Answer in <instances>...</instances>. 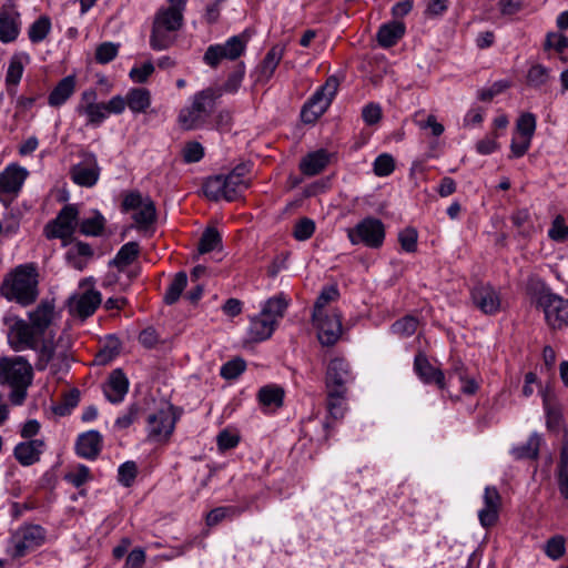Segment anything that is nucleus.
<instances>
[{
    "label": "nucleus",
    "instance_id": "13",
    "mask_svg": "<svg viewBox=\"0 0 568 568\" xmlns=\"http://www.w3.org/2000/svg\"><path fill=\"white\" fill-rule=\"evenodd\" d=\"M27 176L28 171L18 164H10L0 173V201L6 206L19 194Z\"/></svg>",
    "mask_w": 568,
    "mask_h": 568
},
{
    "label": "nucleus",
    "instance_id": "56",
    "mask_svg": "<svg viewBox=\"0 0 568 568\" xmlns=\"http://www.w3.org/2000/svg\"><path fill=\"white\" fill-rule=\"evenodd\" d=\"M245 67L243 63L236 65V68L230 73L227 80L223 84V88H220L223 92L235 93L244 79Z\"/></svg>",
    "mask_w": 568,
    "mask_h": 568
},
{
    "label": "nucleus",
    "instance_id": "55",
    "mask_svg": "<svg viewBox=\"0 0 568 568\" xmlns=\"http://www.w3.org/2000/svg\"><path fill=\"white\" fill-rule=\"evenodd\" d=\"M565 551L566 540L561 535H556L551 537L550 539L547 540L545 545L546 555L554 560L561 558Z\"/></svg>",
    "mask_w": 568,
    "mask_h": 568
},
{
    "label": "nucleus",
    "instance_id": "39",
    "mask_svg": "<svg viewBox=\"0 0 568 568\" xmlns=\"http://www.w3.org/2000/svg\"><path fill=\"white\" fill-rule=\"evenodd\" d=\"M287 305V301L282 295H278L267 300L261 312L263 316L274 320V323L277 325L278 321L284 316Z\"/></svg>",
    "mask_w": 568,
    "mask_h": 568
},
{
    "label": "nucleus",
    "instance_id": "4",
    "mask_svg": "<svg viewBox=\"0 0 568 568\" xmlns=\"http://www.w3.org/2000/svg\"><path fill=\"white\" fill-rule=\"evenodd\" d=\"M183 14L175 9H161L156 12L150 37L153 50L170 48L175 40V32L182 27Z\"/></svg>",
    "mask_w": 568,
    "mask_h": 568
},
{
    "label": "nucleus",
    "instance_id": "53",
    "mask_svg": "<svg viewBox=\"0 0 568 568\" xmlns=\"http://www.w3.org/2000/svg\"><path fill=\"white\" fill-rule=\"evenodd\" d=\"M80 115L87 116V125L100 126L101 123L108 118L106 108L104 103H98L89 109H85Z\"/></svg>",
    "mask_w": 568,
    "mask_h": 568
},
{
    "label": "nucleus",
    "instance_id": "36",
    "mask_svg": "<svg viewBox=\"0 0 568 568\" xmlns=\"http://www.w3.org/2000/svg\"><path fill=\"white\" fill-rule=\"evenodd\" d=\"M93 251L89 244L77 242L68 250L65 257L72 267L81 271L85 266V260L91 257Z\"/></svg>",
    "mask_w": 568,
    "mask_h": 568
},
{
    "label": "nucleus",
    "instance_id": "32",
    "mask_svg": "<svg viewBox=\"0 0 568 568\" xmlns=\"http://www.w3.org/2000/svg\"><path fill=\"white\" fill-rule=\"evenodd\" d=\"M556 476L559 493L564 499L568 500V436L562 440Z\"/></svg>",
    "mask_w": 568,
    "mask_h": 568
},
{
    "label": "nucleus",
    "instance_id": "37",
    "mask_svg": "<svg viewBox=\"0 0 568 568\" xmlns=\"http://www.w3.org/2000/svg\"><path fill=\"white\" fill-rule=\"evenodd\" d=\"M121 349V342L115 336H108L95 354L94 364L97 365H106L112 362L119 354Z\"/></svg>",
    "mask_w": 568,
    "mask_h": 568
},
{
    "label": "nucleus",
    "instance_id": "29",
    "mask_svg": "<svg viewBox=\"0 0 568 568\" xmlns=\"http://www.w3.org/2000/svg\"><path fill=\"white\" fill-rule=\"evenodd\" d=\"M276 327L274 320L263 316L261 312L258 315L251 318L248 327V336L252 342H262L270 338Z\"/></svg>",
    "mask_w": 568,
    "mask_h": 568
},
{
    "label": "nucleus",
    "instance_id": "22",
    "mask_svg": "<svg viewBox=\"0 0 568 568\" xmlns=\"http://www.w3.org/2000/svg\"><path fill=\"white\" fill-rule=\"evenodd\" d=\"M102 449V436L98 430L79 435L75 443L77 454L85 459H95Z\"/></svg>",
    "mask_w": 568,
    "mask_h": 568
},
{
    "label": "nucleus",
    "instance_id": "45",
    "mask_svg": "<svg viewBox=\"0 0 568 568\" xmlns=\"http://www.w3.org/2000/svg\"><path fill=\"white\" fill-rule=\"evenodd\" d=\"M51 30V21L47 16H41L29 28L28 36L32 43L43 41Z\"/></svg>",
    "mask_w": 568,
    "mask_h": 568
},
{
    "label": "nucleus",
    "instance_id": "35",
    "mask_svg": "<svg viewBox=\"0 0 568 568\" xmlns=\"http://www.w3.org/2000/svg\"><path fill=\"white\" fill-rule=\"evenodd\" d=\"M125 98L128 108L133 113H144L151 105V93L145 88H132Z\"/></svg>",
    "mask_w": 568,
    "mask_h": 568
},
{
    "label": "nucleus",
    "instance_id": "41",
    "mask_svg": "<svg viewBox=\"0 0 568 568\" xmlns=\"http://www.w3.org/2000/svg\"><path fill=\"white\" fill-rule=\"evenodd\" d=\"M204 194L213 201H219L220 199L227 201L224 175L221 174L209 178L204 183Z\"/></svg>",
    "mask_w": 568,
    "mask_h": 568
},
{
    "label": "nucleus",
    "instance_id": "7",
    "mask_svg": "<svg viewBox=\"0 0 568 568\" xmlns=\"http://www.w3.org/2000/svg\"><path fill=\"white\" fill-rule=\"evenodd\" d=\"M338 87V79L335 75L328 77L326 82L304 104L301 111L302 121L304 123H314L323 115L337 93Z\"/></svg>",
    "mask_w": 568,
    "mask_h": 568
},
{
    "label": "nucleus",
    "instance_id": "15",
    "mask_svg": "<svg viewBox=\"0 0 568 568\" xmlns=\"http://www.w3.org/2000/svg\"><path fill=\"white\" fill-rule=\"evenodd\" d=\"M317 327V337L322 345L333 346L337 343L342 335V314L333 311L327 315L312 318Z\"/></svg>",
    "mask_w": 568,
    "mask_h": 568
},
{
    "label": "nucleus",
    "instance_id": "30",
    "mask_svg": "<svg viewBox=\"0 0 568 568\" xmlns=\"http://www.w3.org/2000/svg\"><path fill=\"white\" fill-rule=\"evenodd\" d=\"M328 161L329 154L321 149L305 155L300 163V170L303 174L313 176L321 173L327 166Z\"/></svg>",
    "mask_w": 568,
    "mask_h": 568
},
{
    "label": "nucleus",
    "instance_id": "58",
    "mask_svg": "<svg viewBox=\"0 0 568 568\" xmlns=\"http://www.w3.org/2000/svg\"><path fill=\"white\" fill-rule=\"evenodd\" d=\"M119 52V44L103 42L95 50V60L100 64H106L115 59Z\"/></svg>",
    "mask_w": 568,
    "mask_h": 568
},
{
    "label": "nucleus",
    "instance_id": "43",
    "mask_svg": "<svg viewBox=\"0 0 568 568\" xmlns=\"http://www.w3.org/2000/svg\"><path fill=\"white\" fill-rule=\"evenodd\" d=\"M346 393L327 390V410L332 418L339 419L344 416Z\"/></svg>",
    "mask_w": 568,
    "mask_h": 568
},
{
    "label": "nucleus",
    "instance_id": "23",
    "mask_svg": "<svg viewBox=\"0 0 568 568\" xmlns=\"http://www.w3.org/2000/svg\"><path fill=\"white\" fill-rule=\"evenodd\" d=\"M55 316L52 301H41L36 310L29 313V322L42 334L51 326Z\"/></svg>",
    "mask_w": 568,
    "mask_h": 568
},
{
    "label": "nucleus",
    "instance_id": "16",
    "mask_svg": "<svg viewBox=\"0 0 568 568\" xmlns=\"http://www.w3.org/2000/svg\"><path fill=\"white\" fill-rule=\"evenodd\" d=\"M470 295L475 306L486 315H495L501 308L499 292L490 284L475 285Z\"/></svg>",
    "mask_w": 568,
    "mask_h": 568
},
{
    "label": "nucleus",
    "instance_id": "48",
    "mask_svg": "<svg viewBox=\"0 0 568 568\" xmlns=\"http://www.w3.org/2000/svg\"><path fill=\"white\" fill-rule=\"evenodd\" d=\"M105 225V219L99 212H94L93 216L84 219L80 222V232L84 235L98 236L102 233Z\"/></svg>",
    "mask_w": 568,
    "mask_h": 568
},
{
    "label": "nucleus",
    "instance_id": "59",
    "mask_svg": "<svg viewBox=\"0 0 568 568\" xmlns=\"http://www.w3.org/2000/svg\"><path fill=\"white\" fill-rule=\"evenodd\" d=\"M241 514V510L236 507H217L212 509L206 516V524L214 526L221 523L226 517H234Z\"/></svg>",
    "mask_w": 568,
    "mask_h": 568
},
{
    "label": "nucleus",
    "instance_id": "1",
    "mask_svg": "<svg viewBox=\"0 0 568 568\" xmlns=\"http://www.w3.org/2000/svg\"><path fill=\"white\" fill-rule=\"evenodd\" d=\"M39 274L33 264H22L9 273L0 287V293L8 301H14L23 306L36 302L39 290Z\"/></svg>",
    "mask_w": 568,
    "mask_h": 568
},
{
    "label": "nucleus",
    "instance_id": "3",
    "mask_svg": "<svg viewBox=\"0 0 568 568\" xmlns=\"http://www.w3.org/2000/svg\"><path fill=\"white\" fill-rule=\"evenodd\" d=\"M222 97V90L209 87L196 92L191 104L181 109L178 122L184 130L202 128L212 115L216 101Z\"/></svg>",
    "mask_w": 568,
    "mask_h": 568
},
{
    "label": "nucleus",
    "instance_id": "62",
    "mask_svg": "<svg viewBox=\"0 0 568 568\" xmlns=\"http://www.w3.org/2000/svg\"><path fill=\"white\" fill-rule=\"evenodd\" d=\"M245 362L241 358L229 361L221 367V376L225 379H234L245 371Z\"/></svg>",
    "mask_w": 568,
    "mask_h": 568
},
{
    "label": "nucleus",
    "instance_id": "28",
    "mask_svg": "<svg viewBox=\"0 0 568 568\" xmlns=\"http://www.w3.org/2000/svg\"><path fill=\"white\" fill-rule=\"evenodd\" d=\"M37 351L36 368L38 371H44L50 365L52 372L55 373L60 364L67 359V355L64 353L58 354L54 346L49 342L43 343L40 347L38 346Z\"/></svg>",
    "mask_w": 568,
    "mask_h": 568
},
{
    "label": "nucleus",
    "instance_id": "5",
    "mask_svg": "<svg viewBox=\"0 0 568 568\" xmlns=\"http://www.w3.org/2000/svg\"><path fill=\"white\" fill-rule=\"evenodd\" d=\"M537 306L542 308L547 324L554 329L568 326V300L555 294L545 284L535 293Z\"/></svg>",
    "mask_w": 568,
    "mask_h": 568
},
{
    "label": "nucleus",
    "instance_id": "19",
    "mask_svg": "<svg viewBox=\"0 0 568 568\" xmlns=\"http://www.w3.org/2000/svg\"><path fill=\"white\" fill-rule=\"evenodd\" d=\"M149 436L154 439L166 438L174 429V418L170 408L159 409L148 416Z\"/></svg>",
    "mask_w": 568,
    "mask_h": 568
},
{
    "label": "nucleus",
    "instance_id": "24",
    "mask_svg": "<svg viewBox=\"0 0 568 568\" xmlns=\"http://www.w3.org/2000/svg\"><path fill=\"white\" fill-rule=\"evenodd\" d=\"M43 440L31 439L28 442L19 443L14 447L13 455L22 466H31L39 462L40 455L43 452Z\"/></svg>",
    "mask_w": 568,
    "mask_h": 568
},
{
    "label": "nucleus",
    "instance_id": "20",
    "mask_svg": "<svg viewBox=\"0 0 568 568\" xmlns=\"http://www.w3.org/2000/svg\"><path fill=\"white\" fill-rule=\"evenodd\" d=\"M71 174L72 180L78 185L85 187L93 186L98 182L100 174V168L98 165L95 155L90 154L83 162L73 166Z\"/></svg>",
    "mask_w": 568,
    "mask_h": 568
},
{
    "label": "nucleus",
    "instance_id": "57",
    "mask_svg": "<svg viewBox=\"0 0 568 568\" xmlns=\"http://www.w3.org/2000/svg\"><path fill=\"white\" fill-rule=\"evenodd\" d=\"M549 70L542 64H535L528 70L527 82L534 88H539L547 83Z\"/></svg>",
    "mask_w": 568,
    "mask_h": 568
},
{
    "label": "nucleus",
    "instance_id": "6",
    "mask_svg": "<svg viewBox=\"0 0 568 568\" xmlns=\"http://www.w3.org/2000/svg\"><path fill=\"white\" fill-rule=\"evenodd\" d=\"M45 541V529L40 525H22L12 531L7 546V554L18 559L42 546Z\"/></svg>",
    "mask_w": 568,
    "mask_h": 568
},
{
    "label": "nucleus",
    "instance_id": "61",
    "mask_svg": "<svg viewBox=\"0 0 568 568\" xmlns=\"http://www.w3.org/2000/svg\"><path fill=\"white\" fill-rule=\"evenodd\" d=\"M545 49H554L558 53H562L568 49V37L558 32H548L546 36Z\"/></svg>",
    "mask_w": 568,
    "mask_h": 568
},
{
    "label": "nucleus",
    "instance_id": "49",
    "mask_svg": "<svg viewBox=\"0 0 568 568\" xmlns=\"http://www.w3.org/2000/svg\"><path fill=\"white\" fill-rule=\"evenodd\" d=\"M453 376L457 377L464 394L474 395L477 392L478 383L475 378L467 375L463 364L458 363L454 366Z\"/></svg>",
    "mask_w": 568,
    "mask_h": 568
},
{
    "label": "nucleus",
    "instance_id": "33",
    "mask_svg": "<svg viewBox=\"0 0 568 568\" xmlns=\"http://www.w3.org/2000/svg\"><path fill=\"white\" fill-rule=\"evenodd\" d=\"M75 90V78L68 75L60 80L48 98L51 106H60L73 94Z\"/></svg>",
    "mask_w": 568,
    "mask_h": 568
},
{
    "label": "nucleus",
    "instance_id": "9",
    "mask_svg": "<svg viewBox=\"0 0 568 568\" xmlns=\"http://www.w3.org/2000/svg\"><path fill=\"white\" fill-rule=\"evenodd\" d=\"M348 239L354 245L363 243L368 247L377 248L382 246L385 239L384 224L378 219H364L354 229L348 230Z\"/></svg>",
    "mask_w": 568,
    "mask_h": 568
},
{
    "label": "nucleus",
    "instance_id": "11",
    "mask_svg": "<svg viewBox=\"0 0 568 568\" xmlns=\"http://www.w3.org/2000/svg\"><path fill=\"white\" fill-rule=\"evenodd\" d=\"M79 211L75 205H64L57 217L50 221L44 227L48 239H69L78 225Z\"/></svg>",
    "mask_w": 568,
    "mask_h": 568
},
{
    "label": "nucleus",
    "instance_id": "60",
    "mask_svg": "<svg viewBox=\"0 0 568 568\" xmlns=\"http://www.w3.org/2000/svg\"><path fill=\"white\" fill-rule=\"evenodd\" d=\"M395 170V161L390 154L383 153L374 161V173L377 176H387Z\"/></svg>",
    "mask_w": 568,
    "mask_h": 568
},
{
    "label": "nucleus",
    "instance_id": "26",
    "mask_svg": "<svg viewBox=\"0 0 568 568\" xmlns=\"http://www.w3.org/2000/svg\"><path fill=\"white\" fill-rule=\"evenodd\" d=\"M283 58V49L273 47L255 70V83H266Z\"/></svg>",
    "mask_w": 568,
    "mask_h": 568
},
{
    "label": "nucleus",
    "instance_id": "54",
    "mask_svg": "<svg viewBox=\"0 0 568 568\" xmlns=\"http://www.w3.org/2000/svg\"><path fill=\"white\" fill-rule=\"evenodd\" d=\"M516 129L520 136L531 140L536 131V116L530 112L523 113L517 120Z\"/></svg>",
    "mask_w": 568,
    "mask_h": 568
},
{
    "label": "nucleus",
    "instance_id": "38",
    "mask_svg": "<svg viewBox=\"0 0 568 568\" xmlns=\"http://www.w3.org/2000/svg\"><path fill=\"white\" fill-rule=\"evenodd\" d=\"M540 444L541 437L534 433L525 444L513 448L511 453L516 459H536L539 454Z\"/></svg>",
    "mask_w": 568,
    "mask_h": 568
},
{
    "label": "nucleus",
    "instance_id": "46",
    "mask_svg": "<svg viewBox=\"0 0 568 568\" xmlns=\"http://www.w3.org/2000/svg\"><path fill=\"white\" fill-rule=\"evenodd\" d=\"M139 253V244L136 242H128L119 250L112 263L118 267L126 266L138 257Z\"/></svg>",
    "mask_w": 568,
    "mask_h": 568
},
{
    "label": "nucleus",
    "instance_id": "2",
    "mask_svg": "<svg viewBox=\"0 0 568 568\" xmlns=\"http://www.w3.org/2000/svg\"><path fill=\"white\" fill-rule=\"evenodd\" d=\"M33 368L22 356H3L0 358V385L10 387L9 399L21 405L32 383Z\"/></svg>",
    "mask_w": 568,
    "mask_h": 568
},
{
    "label": "nucleus",
    "instance_id": "17",
    "mask_svg": "<svg viewBox=\"0 0 568 568\" xmlns=\"http://www.w3.org/2000/svg\"><path fill=\"white\" fill-rule=\"evenodd\" d=\"M484 507L478 511L479 523L484 528L494 526L501 508V496L496 487L487 486L483 496Z\"/></svg>",
    "mask_w": 568,
    "mask_h": 568
},
{
    "label": "nucleus",
    "instance_id": "52",
    "mask_svg": "<svg viewBox=\"0 0 568 568\" xmlns=\"http://www.w3.org/2000/svg\"><path fill=\"white\" fill-rule=\"evenodd\" d=\"M511 222L518 230V233L523 236H529L532 232V224L530 222V214L527 209L517 210L511 215Z\"/></svg>",
    "mask_w": 568,
    "mask_h": 568
},
{
    "label": "nucleus",
    "instance_id": "63",
    "mask_svg": "<svg viewBox=\"0 0 568 568\" xmlns=\"http://www.w3.org/2000/svg\"><path fill=\"white\" fill-rule=\"evenodd\" d=\"M548 236L556 242H564L568 239V225L561 215H557L548 231Z\"/></svg>",
    "mask_w": 568,
    "mask_h": 568
},
{
    "label": "nucleus",
    "instance_id": "8",
    "mask_svg": "<svg viewBox=\"0 0 568 568\" xmlns=\"http://www.w3.org/2000/svg\"><path fill=\"white\" fill-rule=\"evenodd\" d=\"M247 39L243 34L231 37L223 44L209 45L203 61L211 68H216L223 60L234 61L240 58L246 48Z\"/></svg>",
    "mask_w": 568,
    "mask_h": 568
},
{
    "label": "nucleus",
    "instance_id": "44",
    "mask_svg": "<svg viewBox=\"0 0 568 568\" xmlns=\"http://www.w3.org/2000/svg\"><path fill=\"white\" fill-rule=\"evenodd\" d=\"M284 390L278 386H264L258 392V400L264 406H274L276 408L283 405Z\"/></svg>",
    "mask_w": 568,
    "mask_h": 568
},
{
    "label": "nucleus",
    "instance_id": "27",
    "mask_svg": "<svg viewBox=\"0 0 568 568\" xmlns=\"http://www.w3.org/2000/svg\"><path fill=\"white\" fill-rule=\"evenodd\" d=\"M101 294L98 291L89 290L83 293L79 298L74 300L70 307L71 311L80 316L87 318L91 316L101 304Z\"/></svg>",
    "mask_w": 568,
    "mask_h": 568
},
{
    "label": "nucleus",
    "instance_id": "31",
    "mask_svg": "<svg viewBox=\"0 0 568 568\" xmlns=\"http://www.w3.org/2000/svg\"><path fill=\"white\" fill-rule=\"evenodd\" d=\"M405 33V24L400 21H392L381 26L377 32V41L383 48H390Z\"/></svg>",
    "mask_w": 568,
    "mask_h": 568
},
{
    "label": "nucleus",
    "instance_id": "12",
    "mask_svg": "<svg viewBox=\"0 0 568 568\" xmlns=\"http://www.w3.org/2000/svg\"><path fill=\"white\" fill-rule=\"evenodd\" d=\"M43 335L24 320H17L8 333L9 342L14 351L38 349Z\"/></svg>",
    "mask_w": 568,
    "mask_h": 568
},
{
    "label": "nucleus",
    "instance_id": "42",
    "mask_svg": "<svg viewBox=\"0 0 568 568\" xmlns=\"http://www.w3.org/2000/svg\"><path fill=\"white\" fill-rule=\"evenodd\" d=\"M187 284V276L185 272H179L174 275L171 284L169 285L165 294H164V302L168 305H172L178 302L180 298L182 292L186 287Z\"/></svg>",
    "mask_w": 568,
    "mask_h": 568
},
{
    "label": "nucleus",
    "instance_id": "34",
    "mask_svg": "<svg viewBox=\"0 0 568 568\" xmlns=\"http://www.w3.org/2000/svg\"><path fill=\"white\" fill-rule=\"evenodd\" d=\"M20 32L18 14L0 11V41L9 43L14 41Z\"/></svg>",
    "mask_w": 568,
    "mask_h": 568
},
{
    "label": "nucleus",
    "instance_id": "18",
    "mask_svg": "<svg viewBox=\"0 0 568 568\" xmlns=\"http://www.w3.org/2000/svg\"><path fill=\"white\" fill-rule=\"evenodd\" d=\"M250 172L251 165L241 163L227 175H224L227 201L236 200L250 186Z\"/></svg>",
    "mask_w": 568,
    "mask_h": 568
},
{
    "label": "nucleus",
    "instance_id": "10",
    "mask_svg": "<svg viewBox=\"0 0 568 568\" xmlns=\"http://www.w3.org/2000/svg\"><path fill=\"white\" fill-rule=\"evenodd\" d=\"M124 212L135 211L133 220L139 229H146L156 220L154 202L150 197H143L138 191L128 193L122 202Z\"/></svg>",
    "mask_w": 568,
    "mask_h": 568
},
{
    "label": "nucleus",
    "instance_id": "14",
    "mask_svg": "<svg viewBox=\"0 0 568 568\" xmlns=\"http://www.w3.org/2000/svg\"><path fill=\"white\" fill-rule=\"evenodd\" d=\"M353 379L348 363L343 357H333L326 365V390L347 392L346 385Z\"/></svg>",
    "mask_w": 568,
    "mask_h": 568
},
{
    "label": "nucleus",
    "instance_id": "40",
    "mask_svg": "<svg viewBox=\"0 0 568 568\" xmlns=\"http://www.w3.org/2000/svg\"><path fill=\"white\" fill-rule=\"evenodd\" d=\"M338 296L339 292L336 285L323 287L314 304L312 318H316L322 315H327L328 313L324 312L325 306L328 305L331 302L336 301Z\"/></svg>",
    "mask_w": 568,
    "mask_h": 568
},
{
    "label": "nucleus",
    "instance_id": "21",
    "mask_svg": "<svg viewBox=\"0 0 568 568\" xmlns=\"http://www.w3.org/2000/svg\"><path fill=\"white\" fill-rule=\"evenodd\" d=\"M129 390V379L122 369H114L104 385L103 393L113 404L121 403Z\"/></svg>",
    "mask_w": 568,
    "mask_h": 568
},
{
    "label": "nucleus",
    "instance_id": "64",
    "mask_svg": "<svg viewBox=\"0 0 568 568\" xmlns=\"http://www.w3.org/2000/svg\"><path fill=\"white\" fill-rule=\"evenodd\" d=\"M138 474V466L134 462H125L119 467L118 475L119 481L125 486L130 487L134 481Z\"/></svg>",
    "mask_w": 568,
    "mask_h": 568
},
{
    "label": "nucleus",
    "instance_id": "47",
    "mask_svg": "<svg viewBox=\"0 0 568 568\" xmlns=\"http://www.w3.org/2000/svg\"><path fill=\"white\" fill-rule=\"evenodd\" d=\"M418 320L413 315H406L392 324V333L399 337H409L417 331Z\"/></svg>",
    "mask_w": 568,
    "mask_h": 568
},
{
    "label": "nucleus",
    "instance_id": "25",
    "mask_svg": "<svg viewBox=\"0 0 568 568\" xmlns=\"http://www.w3.org/2000/svg\"><path fill=\"white\" fill-rule=\"evenodd\" d=\"M414 368L418 376L427 384L435 383L439 388L445 387L443 372L434 367L424 354H417L414 361Z\"/></svg>",
    "mask_w": 568,
    "mask_h": 568
},
{
    "label": "nucleus",
    "instance_id": "50",
    "mask_svg": "<svg viewBox=\"0 0 568 568\" xmlns=\"http://www.w3.org/2000/svg\"><path fill=\"white\" fill-rule=\"evenodd\" d=\"M221 234L214 227L206 229L199 242V252L201 254L209 253L221 245Z\"/></svg>",
    "mask_w": 568,
    "mask_h": 568
},
{
    "label": "nucleus",
    "instance_id": "51",
    "mask_svg": "<svg viewBox=\"0 0 568 568\" xmlns=\"http://www.w3.org/2000/svg\"><path fill=\"white\" fill-rule=\"evenodd\" d=\"M23 63H22V57L21 55H13L10 59L9 67L6 74V83L8 87H16L23 74Z\"/></svg>",
    "mask_w": 568,
    "mask_h": 568
}]
</instances>
